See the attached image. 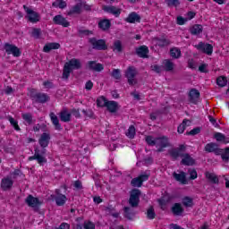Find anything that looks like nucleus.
I'll use <instances>...</instances> for the list:
<instances>
[{
	"mask_svg": "<svg viewBox=\"0 0 229 229\" xmlns=\"http://www.w3.org/2000/svg\"><path fill=\"white\" fill-rule=\"evenodd\" d=\"M49 142H51V134L49 132H43L39 139L38 144L40 148H42L41 151L38 148L34 149V155L28 157L29 162H33V160H37L39 165H44V164H47V158L44 157L47 153L46 148L49 146Z\"/></svg>",
	"mask_w": 229,
	"mask_h": 229,
	"instance_id": "1",
	"label": "nucleus"
},
{
	"mask_svg": "<svg viewBox=\"0 0 229 229\" xmlns=\"http://www.w3.org/2000/svg\"><path fill=\"white\" fill-rule=\"evenodd\" d=\"M187 151V145L181 144L177 148H174L168 150V155L172 158V160H178V158H182L181 165H194L196 164V159L191 157V154L185 153Z\"/></svg>",
	"mask_w": 229,
	"mask_h": 229,
	"instance_id": "2",
	"label": "nucleus"
},
{
	"mask_svg": "<svg viewBox=\"0 0 229 229\" xmlns=\"http://www.w3.org/2000/svg\"><path fill=\"white\" fill-rule=\"evenodd\" d=\"M81 69V61L80 59L72 58L66 62L63 68V80H69L71 72L73 71H80Z\"/></svg>",
	"mask_w": 229,
	"mask_h": 229,
	"instance_id": "3",
	"label": "nucleus"
},
{
	"mask_svg": "<svg viewBox=\"0 0 229 229\" xmlns=\"http://www.w3.org/2000/svg\"><path fill=\"white\" fill-rule=\"evenodd\" d=\"M30 98L32 105H46L51 100V97L47 93L38 91L37 89L30 90Z\"/></svg>",
	"mask_w": 229,
	"mask_h": 229,
	"instance_id": "4",
	"label": "nucleus"
},
{
	"mask_svg": "<svg viewBox=\"0 0 229 229\" xmlns=\"http://www.w3.org/2000/svg\"><path fill=\"white\" fill-rule=\"evenodd\" d=\"M140 194L142 193L139 189H132L131 191L130 198L128 200L130 207L132 208H137V207H139V204L140 203Z\"/></svg>",
	"mask_w": 229,
	"mask_h": 229,
	"instance_id": "5",
	"label": "nucleus"
},
{
	"mask_svg": "<svg viewBox=\"0 0 229 229\" xmlns=\"http://www.w3.org/2000/svg\"><path fill=\"white\" fill-rule=\"evenodd\" d=\"M89 42L92 46V49H95L96 51H106V49H108V46L106 45V41L105 39L90 38Z\"/></svg>",
	"mask_w": 229,
	"mask_h": 229,
	"instance_id": "6",
	"label": "nucleus"
},
{
	"mask_svg": "<svg viewBox=\"0 0 229 229\" xmlns=\"http://www.w3.org/2000/svg\"><path fill=\"white\" fill-rule=\"evenodd\" d=\"M23 10L27 13L26 19H28L29 22L37 24V22L40 21V14H38V13L30 9L27 5H23Z\"/></svg>",
	"mask_w": 229,
	"mask_h": 229,
	"instance_id": "7",
	"label": "nucleus"
},
{
	"mask_svg": "<svg viewBox=\"0 0 229 229\" xmlns=\"http://www.w3.org/2000/svg\"><path fill=\"white\" fill-rule=\"evenodd\" d=\"M55 195H50L51 199H55L57 207H64V205L67 203V196L62 194V191H60V189H55Z\"/></svg>",
	"mask_w": 229,
	"mask_h": 229,
	"instance_id": "8",
	"label": "nucleus"
},
{
	"mask_svg": "<svg viewBox=\"0 0 229 229\" xmlns=\"http://www.w3.org/2000/svg\"><path fill=\"white\" fill-rule=\"evenodd\" d=\"M4 49L6 53V55H13V56L19 58L21 55H22V52H21V48H18L17 46L10 43H4Z\"/></svg>",
	"mask_w": 229,
	"mask_h": 229,
	"instance_id": "9",
	"label": "nucleus"
},
{
	"mask_svg": "<svg viewBox=\"0 0 229 229\" xmlns=\"http://www.w3.org/2000/svg\"><path fill=\"white\" fill-rule=\"evenodd\" d=\"M199 98H201V93H199V90L195 88L190 89L188 93V101L191 105H198V103H199Z\"/></svg>",
	"mask_w": 229,
	"mask_h": 229,
	"instance_id": "10",
	"label": "nucleus"
},
{
	"mask_svg": "<svg viewBox=\"0 0 229 229\" xmlns=\"http://www.w3.org/2000/svg\"><path fill=\"white\" fill-rule=\"evenodd\" d=\"M195 47L198 49V51H201V53H204L208 56L214 53V47L208 43L205 44L203 41H200L198 45H195Z\"/></svg>",
	"mask_w": 229,
	"mask_h": 229,
	"instance_id": "11",
	"label": "nucleus"
},
{
	"mask_svg": "<svg viewBox=\"0 0 229 229\" xmlns=\"http://www.w3.org/2000/svg\"><path fill=\"white\" fill-rule=\"evenodd\" d=\"M204 151L206 153H215V155L219 156L223 153V148H219L217 143L210 142L205 145Z\"/></svg>",
	"mask_w": 229,
	"mask_h": 229,
	"instance_id": "12",
	"label": "nucleus"
},
{
	"mask_svg": "<svg viewBox=\"0 0 229 229\" xmlns=\"http://www.w3.org/2000/svg\"><path fill=\"white\" fill-rule=\"evenodd\" d=\"M135 76H137V69L134 66H129L125 71V78H127L129 85H134Z\"/></svg>",
	"mask_w": 229,
	"mask_h": 229,
	"instance_id": "13",
	"label": "nucleus"
},
{
	"mask_svg": "<svg viewBox=\"0 0 229 229\" xmlns=\"http://www.w3.org/2000/svg\"><path fill=\"white\" fill-rule=\"evenodd\" d=\"M86 68L89 69V71H93L95 72H101V71H105L103 64L98 63V61H88Z\"/></svg>",
	"mask_w": 229,
	"mask_h": 229,
	"instance_id": "14",
	"label": "nucleus"
},
{
	"mask_svg": "<svg viewBox=\"0 0 229 229\" xmlns=\"http://www.w3.org/2000/svg\"><path fill=\"white\" fill-rule=\"evenodd\" d=\"M25 203L28 205V207H30V208H38V207L42 205L40 199H38L37 197H34L33 195H28L25 199Z\"/></svg>",
	"mask_w": 229,
	"mask_h": 229,
	"instance_id": "15",
	"label": "nucleus"
},
{
	"mask_svg": "<svg viewBox=\"0 0 229 229\" xmlns=\"http://www.w3.org/2000/svg\"><path fill=\"white\" fill-rule=\"evenodd\" d=\"M54 24L57 26H63V28H69L71 23L64 16L57 14L53 18Z\"/></svg>",
	"mask_w": 229,
	"mask_h": 229,
	"instance_id": "16",
	"label": "nucleus"
},
{
	"mask_svg": "<svg viewBox=\"0 0 229 229\" xmlns=\"http://www.w3.org/2000/svg\"><path fill=\"white\" fill-rule=\"evenodd\" d=\"M135 216H137V211L135 210V208H132L131 206L123 208V216L125 217V219L132 221Z\"/></svg>",
	"mask_w": 229,
	"mask_h": 229,
	"instance_id": "17",
	"label": "nucleus"
},
{
	"mask_svg": "<svg viewBox=\"0 0 229 229\" xmlns=\"http://www.w3.org/2000/svg\"><path fill=\"white\" fill-rule=\"evenodd\" d=\"M0 187L2 191H10L13 187V180L10 177H4L1 180Z\"/></svg>",
	"mask_w": 229,
	"mask_h": 229,
	"instance_id": "18",
	"label": "nucleus"
},
{
	"mask_svg": "<svg viewBox=\"0 0 229 229\" xmlns=\"http://www.w3.org/2000/svg\"><path fill=\"white\" fill-rule=\"evenodd\" d=\"M141 19L140 15L137 14L135 12H131L127 18H125V22H128L129 24H135V22L140 23Z\"/></svg>",
	"mask_w": 229,
	"mask_h": 229,
	"instance_id": "19",
	"label": "nucleus"
},
{
	"mask_svg": "<svg viewBox=\"0 0 229 229\" xmlns=\"http://www.w3.org/2000/svg\"><path fill=\"white\" fill-rule=\"evenodd\" d=\"M103 10L104 12H106V13H112V15H114V17H119L122 12L120 8L114 5H105Z\"/></svg>",
	"mask_w": 229,
	"mask_h": 229,
	"instance_id": "20",
	"label": "nucleus"
},
{
	"mask_svg": "<svg viewBox=\"0 0 229 229\" xmlns=\"http://www.w3.org/2000/svg\"><path fill=\"white\" fill-rule=\"evenodd\" d=\"M49 117L51 119V123L55 127V130H57L58 131H62L64 128L62 127V124H60V120L58 119V116L55 113H50Z\"/></svg>",
	"mask_w": 229,
	"mask_h": 229,
	"instance_id": "21",
	"label": "nucleus"
},
{
	"mask_svg": "<svg viewBox=\"0 0 229 229\" xmlns=\"http://www.w3.org/2000/svg\"><path fill=\"white\" fill-rule=\"evenodd\" d=\"M136 55L140 58H148V55H149V48L143 45L136 48Z\"/></svg>",
	"mask_w": 229,
	"mask_h": 229,
	"instance_id": "22",
	"label": "nucleus"
},
{
	"mask_svg": "<svg viewBox=\"0 0 229 229\" xmlns=\"http://www.w3.org/2000/svg\"><path fill=\"white\" fill-rule=\"evenodd\" d=\"M111 49L115 54L121 55V53L124 51V47H123V41L119 39L114 40L113 46L111 47Z\"/></svg>",
	"mask_w": 229,
	"mask_h": 229,
	"instance_id": "23",
	"label": "nucleus"
},
{
	"mask_svg": "<svg viewBox=\"0 0 229 229\" xmlns=\"http://www.w3.org/2000/svg\"><path fill=\"white\" fill-rule=\"evenodd\" d=\"M83 8L82 3H78L75 5L72 6L71 9L67 12V15L71 17V15H80L81 13V9Z\"/></svg>",
	"mask_w": 229,
	"mask_h": 229,
	"instance_id": "24",
	"label": "nucleus"
},
{
	"mask_svg": "<svg viewBox=\"0 0 229 229\" xmlns=\"http://www.w3.org/2000/svg\"><path fill=\"white\" fill-rule=\"evenodd\" d=\"M173 176L174 180H176V182H179L182 185H187L188 182H187V175L185 174V172H181L180 174H177L174 172Z\"/></svg>",
	"mask_w": 229,
	"mask_h": 229,
	"instance_id": "25",
	"label": "nucleus"
},
{
	"mask_svg": "<svg viewBox=\"0 0 229 229\" xmlns=\"http://www.w3.org/2000/svg\"><path fill=\"white\" fill-rule=\"evenodd\" d=\"M112 27V21L108 19H103L98 21V28L102 31H108V29Z\"/></svg>",
	"mask_w": 229,
	"mask_h": 229,
	"instance_id": "26",
	"label": "nucleus"
},
{
	"mask_svg": "<svg viewBox=\"0 0 229 229\" xmlns=\"http://www.w3.org/2000/svg\"><path fill=\"white\" fill-rule=\"evenodd\" d=\"M62 123H71L72 114L67 109H64L59 114Z\"/></svg>",
	"mask_w": 229,
	"mask_h": 229,
	"instance_id": "27",
	"label": "nucleus"
},
{
	"mask_svg": "<svg viewBox=\"0 0 229 229\" xmlns=\"http://www.w3.org/2000/svg\"><path fill=\"white\" fill-rule=\"evenodd\" d=\"M53 49H60V43H47L43 47L44 53H50L51 51H53Z\"/></svg>",
	"mask_w": 229,
	"mask_h": 229,
	"instance_id": "28",
	"label": "nucleus"
},
{
	"mask_svg": "<svg viewBox=\"0 0 229 229\" xmlns=\"http://www.w3.org/2000/svg\"><path fill=\"white\" fill-rule=\"evenodd\" d=\"M172 214L174 216H182L185 209H183V207L180 203H174L171 208Z\"/></svg>",
	"mask_w": 229,
	"mask_h": 229,
	"instance_id": "29",
	"label": "nucleus"
},
{
	"mask_svg": "<svg viewBox=\"0 0 229 229\" xmlns=\"http://www.w3.org/2000/svg\"><path fill=\"white\" fill-rule=\"evenodd\" d=\"M191 35L198 36L200 33H203V25L201 24H194L190 28Z\"/></svg>",
	"mask_w": 229,
	"mask_h": 229,
	"instance_id": "30",
	"label": "nucleus"
},
{
	"mask_svg": "<svg viewBox=\"0 0 229 229\" xmlns=\"http://www.w3.org/2000/svg\"><path fill=\"white\" fill-rule=\"evenodd\" d=\"M106 107L111 114H115L119 110V104L116 101H108Z\"/></svg>",
	"mask_w": 229,
	"mask_h": 229,
	"instance_id": "31",
	"label": "nucleus"
},
{
	"mask_svg": "<svg viewBox=\"0 0 229 229\" xmlns=\"http://www.w3.org/2000/svg\"><path fill=\"white\" fill-rule=\"evenodd\" d=\"M157 146L161 148H169V138H167L166 136L158 137L157 138Z\"/></svg>",
	"mask_w": 229,
	"mask_h": 229,
	"instance_id": "32",
	"label": "nucleus"
},
{
	"mask_svg": "<svg viewBox=\"0 0 229 229\" xmlns=\"http://www.w3.org/2000/svg\"><path fill=\"white\" fill-rule=\"evenodd\" d=\"M205 176L207 180H208V182H210L211 183H215V184L219 183V178L217 177V175H216V174L206 172Z\"/></svg>",
	"mask_w": 229,
	"mask_h": 229,
	"instance_id": "33",
	"label": "nucleus"
},
{
	"mask_svg": "<svg viewBox=\"0 0 229 229\" xmlns=\"http://www.w3.org/2000/svg\"><path fill=\"white\" fill-rule=\"evenodd\" d=\"M214 137L217 142H223L224 144L229 143V138H226V136L221 132H216Z\"/></svg>",
	"mask_w": 229,
	"mask_h": 229,
	"instance_id": "34",
	"label": "nucleus"
},
{
	"mask_svg": "<svg viewBox=\"0 0 229 229\" xmlns=\"http://www.w3.org/2000/svg\"><path fill=\"white\" fill-rule=\"evenodd\" d=\"M182 205L186 207V208H191V207H194V199L189 196H185L182 198Z\"/></svg>",
	"mask_w": 229,
	"mask_h": 229,
	"instance_id": "35",
	"label": "nucleus"
},
{
	"mask_svg": "<svg viewBox=\"0 0 229 229\" xmlns=\"http://www.w3.org/2000/svg\"><path fill=\"white\" fill-rule=\"evenodd\" d=\"M7 120L9 121L11 126L15 130V131H21V126H19V122L15 120L13 116H8Z\"/></svg>",
	"mask_w": 229,
	"mask_h": 229,
	"instance_id": "36",
	"label": "nucleus"
},
{
	"mask_svg": "<svg viewBox=\"0 0 229 229\" xmlns=\"http://www.w3.org/2000/svg\"><path fill=\"white\" fill-rule=\"evenodd\" d=\"M216 85H218V87H226V85H228V79L225 76H219L216 78Z\"/></svg>",
	"mask_w": 229,
	"mask_h": 229,
	"instance_id": "37",
	"label": "nucleus"
},
{
	"mask_svg": "<svg viewBox=\"0 0 229 229\" xmlns=\"http://www.w3.org/2000/svg\"><path fill=\"white\" fill-rule=\"evenodd\" d=\"M106 105H108V100H106V98H105L104 96L97 98V106H98L99 108H103L106 106Z\"/></svg>",
	"mask_w": 229,
	"mask_h": 229,
	"instance_id": "38",
	"label": "nucleus"
},
{
	"mask_svg": "<svg viewBox=\"0 0 229 229\" xmlns=\"http://www.w3.org/2000/svg\"><path fill=\"white\" fill-rule=\"evenodd\" d=\"M137 131L135 130L134 125H130L129 129L127 130L125 135L128 137V139H135Z\"/></svg>",
	"mask_w": 229,
	"mask_h": 229,
	"instance_id": "39",
	"label": "nucleus"
},
{
	"mask_svg": "<svg viewBox=\"0 0 229 229\" xmlns=\"http://www.w3.org/2000/svg\"><path fill=\"white\" fill-rule=\"evenodd\" d=\"M164 65H165V71H166L167 72L174 71V64L171 62V60L169 59H165L163 62Z\"/></svg>",
	"mask_w": 229,
	"mask_h": 229,
	"instance_id": "40",
	"label": "nucleus"
},
{
	"mask_svg": "<svg viewBox=\"0 0 229 229\" xmlns=\"http://www.w3.org/2000/svg\"><path fill=\"white\" fill-rule=\"evenodd\" d=\"M170 56H172V58H175L178 59L180 58V56H182V50H180V48H171L170 49Z\"/></svg>",
	"mask_w": 229,
	"mask_h": 229,
	"instance_id": "41",
	"label": "nucleus"
},
{
	"mask_svg": "<svg viewBox=\"0 0 229 229\" xmlns=\"http://www.w3.org/2000/svg\"><path fill=\"white\" fill-rule=\"evenodd\" d=\"M21 119L27 123V124H33V115L30 113L21 114Z\"/></svg>",
	"mask_w": 229,
	"mask_h": 229,
	"instance_id": "42",
	"label": "nucleus"
},
{
	"mask_svg": "<svg viewBox=\"0 0 229 229\" xmlns=\"http://www.w3.org/2000/svg\"><path fill=\"white\" fill-rule=\"evenodd\" d=\"M189 122L188 119H184L181 124L177 127V132L182 134L187 129V123Z\"/></svg>",
	"mask_w": 229,
	"mask_h": 229,
	"instance_id": "43",
	"label": "nucleus"
},
{
	"mask_svg": "<svg viewBox=\"0 0 229 229\" xmlns=\"http://www.w3.org/2000/svg\"><path fill=\"white\" fill-rule=\"evenodd\" d=\"M147 217L150 220H153L155 217H157V213H155V208H153V206H150L147 210Z\"/></svg>",
	"mask_w": 229,
	"mask_h": 229,
	"instance_id": "44",
	"label": "nucleus"
},
{
	"mask_svg": "<svg viewBox=\"0 0 229 229\" xmlns=\"http://www.w3.org/2000/svg\"><path fill=\"white\" fill-rule=\"evenodd\" d=\"M145 140L148 146H157V144L158 143L157 138L154 139L153 136L150 135L147 136L145 138Z\"/></svg>",
	"mask_w": 229,
	"mask_h": 229,
	"instance_id": "45",
	"label": "nucleus"
},
{
	"mask_svg": "<svg viewBox=\"0 0 229 229\" xmlns=\"http://www.w3.org/2000/svg\"><path fill=\"white\" fill-rule=\"evenodd\" d=\"M171 41L167 38H157V46L159 47H165V46H169Z\"/></svg>",
	"mask_w": 229,
	"mask_h": 229,
	"instance_id": "46",
	"label": "nucleus"
},
{
	"mask_svg": "<svg viewBox=\"0 0 229 229\" xmlns=\"http://www.w3.org/2000/svg\"><path fill=\"white\" fill-rule=\"evenodd\" d=\"M149 176H151V174L149 171H147L144 174H140L138 178H140L141 183H144V182H148V180H149Z\"/></svg>",
	"mask_w": 229,
	"mask_h": 229,
	"instance_id": "47",
	"label": "nucleus"
},
{
	"mask_svg": "<svg viewBox=\"0 0 229 229\" xmlns=\"http://www.w3.org/2000/svg\"><path fill=\"white\" fill-rule=\"evenodd\" d=\"M221 158L223 162L228 163L229 161V147H226L225 148V152H222L221 154Z\"/></svg>",
	"mask_w": 229,
	"mask_h": 229,
	"instance_id": "48",
	"label": "nucleus"
},
{
	"mask_svg": "<svg viewBox=\"0 0 229 229\" xmlns=\"http://www.w3.org/2000/svg\"><path fill=\"white\" fill-rule=\"evenodd\" d=\"M169 8L174 6L178 8L180 6V0H165Z\"/></svg>",
	"mask_w": 229,
	"mask_h": 229,
	"instance_id": "49",
	"label": "nucleus"
},
{
	"mask_svg": "<svg viewBox=\"0 0 229 229\" xmlns=\"http://www.w3.org/2000/svg\"><path fill=\"white\" fill-rule=\"evenodd\" d=\"M112 78L114 80H121L122 75H121V70L120 69H114L111 72Z\"/></svg>",
	"mask_w": 229,
	"mask_h": 229,
	"instance_id": "50",
	"label": "nucleus"
},
{
	"mask_svg": "<svg viewBox=\"0 0 229 229\" xmlns=\"http://www.w3.org/2000/svg\"><path fill=\"white\" fill-rule=\"evenodd\" d=\"M83 228H84V229H96V224H94V223H93L92 221H90V220L84 221Z\"/></svg>",
	"mask_w": 229,
	"mask_h": 229,
	"instance_id": "51",
	"label": "nucleus"
},
{
	"mask_svg": "<svg viewBox=\"0 0 229 229\" xmlns=\"http://www.w3.org/2000/svg\"><path fill=\"white\" fill-rule=\"evenodd\" d=\"M131 185L132 187H142V182L139 177H135L131 181Z\"/></svg>",
	"mask_w": 229,
	"mask_h": 229,
	"instance_id": "52",
	"label": "nucleus"
},
{
	"mask_svg": "<svg viewBox=\"0 0 229 229\" xmlns=\"http://www.w3.org/2000/svg\"><path fill=\"white\" fill-rule=\"evenodd\" d=\"M40 35H42V30L41 29L34 28L32 30L31 36L34 38H40Z\"/></svg>",
	"mask_w": 229,
	"mask_h": 229,
	"instance_id": "53",
	"label": "nucleus"
},
{
	"mask_svg": "<svg viewBox=\"0 0 229 229\" xmlns=\"http://www.w3.org/2000/svg\"><path fill=\"white\" fill-rule=\"evenodd\" d=\"M82 114L89 119H94V111L91 109H82Z\"/></svg>",
	"mask_w": 229,
	"mask_h": 229,
	"instance_id": "54",
	"label": "nucleus"
},
{
	"mask_svg": "<svg viewBox=\"0 0 229 229\" xmlns=\"http://www.w3.org/2000/svg\"><path fill=\"white\" fill-rule=\"evenodd\" d=\"M199 133H201V127H195L191 131H187L186 135H193L194 136V135H198Z\"/></svg>",
	"mask_w": 229,
	"mask_h": 229,
	"instance_id": "55",
	"label": "nucleus"
},
{
	"mask_svg": "<svg viewBox=\"0 0 229 229\" xmlns=\"http://www.w3.org/2000/svg\"><path fill=\"white\" fill-rule=\"evenodd\" d=\"M71 115H73L76 119H80L81 117V114H80V109L72 108L70 111Z\"/></svg>",
	"mask_w": 229,
	"mask_h": 229,
	"instance_id": "56",
	"label": "nucleus"
},
{
	"mask_svg": "<svg viewBox=\"0 0 229 229\" xmlns=\"http://www.w3.org/2000/svg\"><path fill=\"white\" fill-rule=\"evenodd\" d=\"M185 22H187L186 18H183V16H177L176 24H178V26H183Z\"/></svg>",
	"mask_w": 229,
	"mask_h": 229,
	"instance_id": "57",
	"label": "nucleus"
},
{
	"mask_svg": "<svg viewBox=\"0 0 229 229\" xmlns=\"http://www.w3.org/2000/svg\"><path fill=\"white\" fill-rule=\"evenodd\" d=\"M157 203L161 207V209L164 210V207L167 205V200L162 197L161 199H157Z\"/></svg>",
	"mask_w": 229,
	"mask_h": 229,
	"instance_id": "58",
	"label": "nucleus"
},
{
	"mask_svg": "<svg viewBox=\"0 0 229 229\" xmlns=\"http://www.w3.org/2000/svg\"><path fill=\"white\" fill-rule=\"evenodd\" d=\"M73 187L75 189H78V191H81V189H83V184L81 183V181L77 180V181L74 182Z\"/></svg>",
	"mask_w": 229,
	"mask_h": 229,
	"instance_id": "59",
	"label": "nucleus"
},
{
	"mask_svg": "<svg viewBox=\"0 0 229 229\" xmlns=\"http://www.w3.org/2000/svg\"><path fill=\"white\" fill-rule=\"evenodd\" d=\"M198 178V172L196 169H192L190 171V180H196Z\"/></svg>",
	"mask_w": 229,
	"mask_h": 229,
	"instance_id": "60",
	"label": "nucleus"
},
{
	"mask_svg": "<svg viewBox=\"0 0 229 229\" xmlns=\"http://www.w3.org/2000/svg\"><path fill=\"white\" fill-rule=\"evenodd\" d=\"M79 35H85L89 37V35H92V30H79Z\"/></svg>",
	"mask_w": 229,
	"mask_h": 229,
	"instance_id": "61",
	"label": "nucleus"
},
{
	"mask_svg": "<svg viewBox=\"0 0 229 229\" xmlns=\"http://www.w3.org/2000/svg\"><path fill=\"white\" fill-rule=\"evenodd\" d=\"M207 66L208 64H202L199 66V72H204V73H207L208 72V70H207Z\"/></svg>",
	"mask_w": 229,
	"mask_h": 229,
	"instance_id": "62",
	"label": "nucleus"
},
{
	"mask_svg": "<svg viewBox=\"0 0 229 229\" xmlns=\"http://www.w3.org/2000/svg\"><path fill=\"white\" fill-rule=\"evenodd\" d=\"M93 88H94V82H92V81H88L85 84L86 90H92Z\"/></svg>",
	"mask_w": 229,
	"mask_h": 229,
	"instance_id": "63",
	"label": "nucleus"
},
{
	"mask_svg": "<svg viewBox=\"0 0 229 229\" xmlns=\"http://www.w3.org/2000/svg\"><path fill=\"white\" fill-rule=\"evenodd\" d=\"M56 229H71V225H69L68 223L64 222Z\"/></svg>",
	"mask_w": 229,
	"mask_h": 229,
	"instance_id": "64",
	"label": "nucleus"
}]
</instances>
